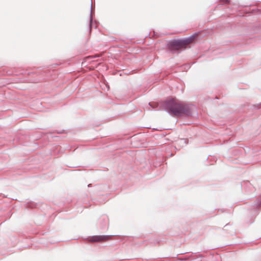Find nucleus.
Here are the masks:
<instances>
[{
  "mask_svg": "<svg viewBox=\"0 0 261 261\" xmlns=\"http://www.w3.org/2000/svg\"><path fill=\"white\" fill-rule=\"evenodd\" d=\"M163 107L165 110L170 115L180 116L193 115V111L191 106L178 103L173 98L166 100Z\"/></svg>",
  "mask_w": 261,
  "mask_h": 261,
  "instance_id": "nucleus-1",
  "label": "nucleus"
},
{
  "mask_svg": "<svg viewBox=\"0 0 261 261\" xmlns=\"http://www.w3.org/2000/svg\"><path fill=\"white\" fill-rule=\"evenodd\" d=\"M185 41L184 39L174 40L169 42L167 46L171 51H176L187 46Z\"/></svg>",
  "mask_w": 261,
  "mask_h": 261,
  "instance_id": "nucleus-2",
  "label": "nucleus"
},
{
  "mask_svg": "<svg viewBox=\"0 0 261 261\" xmlns=\"http://www.w3.org/2000/svg\"><path fill=\"white\" fill-rule=\"evenodd\" d=\"M111 236L110 235H98V236H92L91 238L90 239L89 241L92 242H101L103 241H106L108 240Z\"/></svg>",
  "mask_w": 261,
  "mask_h": 261,
  "instance_id": "nucleus-3",
  "label": "nucleus"
},
{
  "mask_svg": "<svg viewBox=\"0 0 261 261\" xmlns=\"http://www.w3.org/2000/svg\"><path fill=\"white\" fill-rule=\"evenodd\" d=\"M197 35V33H195L194 35H191V36L188 37V38H184V40L185 41V43L186 44V45H187L188 44H189L190 43L192 42L193 41H194L195 38L196 37V36Z\"/></svg>",
  "mask_w": 261,
  "mask_h": 261,
  "instance_id": "nucleus-4",
  "label": "nucleus"
},
{
  "mask_svg": "<svg viewBox=\"0 0 261 261\" xmlns=\"http://www.w3.org/2000/svg\"><path fill=\"white\" fill-rule=\"evenodd\" d=\"M92 11H93L92 0H91V12H90V20H89V32H90V33L91 32L92 25L93 23Z\"/></svg>",
  "mask_w": 261,
  "mask_h": 261,
  "instance_id": "nucleus-5",
  "label": "nucleus"
},
{
  "mask_svg": "<svg viewBox=\"0 0 261 261\" xmlns=\"http://www.w3.org/2000/svg\"><path fill=\"white\" fill-rule=\"evenodd\" d=\"M100 221L102 222L101 226H100L101 229H105L107 227L108 220L107 218L100 219Z\"/></svg>",
  "mask_w": 261,
  "mask_h": 261,
  "instance_id": "nucleus-6",
  "label": "nucleus"
},
{
  "mask_svg": "<svg viewBox=\"0 0 261 261\" xmlns=\"http://www.w3.org/2000/svg\"><path fill=\"white\" fill-rule=\"evenodd\" d=\"M254 205L256 206L258 208H261V198L260 199L258 200L255 203Z\"/></svg>",
  "mask_w": 261,
  "mask_h": 261,
  "instance_id": "nucleus-7",
  "label": "nucleus"
},
{
  "mask_svg": "<svg viewBox=\"0 0 261 261\" xmlns=\"http://www.w3.org/2000/svg\"><path fill=\"white\" fill-rule=\"evenodd\" d=\"M180 143L187 144H188V140L187 139H181L180 140Z\"/></svg>",
  "mask_w": 261,
  "mask_h": 261,
  "instance_id": "nucleus-8",
  "label": "nucleus"
},
{
  "mask_svg": "<svg viewBox=\"0 0 261 261\" xmlns=\"http://www.w3.org/2000/svg\"><path fill=\"white\" fill-rule=\"evenodd\" d=\"M222 2H225L226 3H228L229 2V0H220Z\"/></svg>",
  "mask_w": 261,
  "mask_h": 261,
  "instance_id": "nucleus-9",
  "label": "nucleus"
},
{
  "mask_svg": "<svg viewBox=\"0 0 261 261\" xmlns=\"http://www.w3.org/2000/svg\"><path fill=\"white\" fill-rule=\"evenodd\" d=\"M149 105L150 107H152L153 109H154V108L152 106L150 103H149Z\"/></svg>",
  "mask_w": 261,
  "mask_h": 261,
  "instance_id": "nucleus-10",
  "label": "nucleus"
},
{
  "mask_svg": "<svg viewBox=\"0 0 261 261\" xmlns=\"http://www.w3.org/2000/svg\"><path fill=\"white\" fill-rule=\"evenodd\" d=\"M90 186H91V184H89V185H88V187H89Z\"/></svg>",
  "mask_w": 261,
  "mask_h": 261,
  "instance_id": "nucleus-11",
  "label": "nucleus"
}]
</instances>
